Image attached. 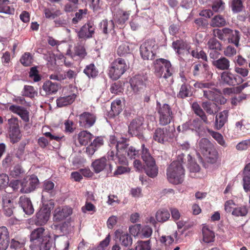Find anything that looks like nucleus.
<instances>
[{"label":"nucleus","mask_w":250,"mask_h":250,"mask_svg":"<svg viewBox=\"0 0 250 250\" xmlns=\"http://www.w3.org/2000/svg\"><path fill=\"white\" fill-rule=\"evenodd\" d=\"M127 65L125 61L118 58L112 62L109 67L108 75L112 80L118 79L126 71Z\"/></svg>","instance_id":"obj_7"},{"label":"nucleus","mask_w":250,"mask_h":250,"mask_svg":"<svg viewBox=\"0 0 250 250\" xmlns=\"http://www.w3.org/2000/svg\"><path fill=\"white\" fill-rule=\"evenodd\" d=\"M43 134L46 137L49 138L51 140H55L59 142L62 140L64 136L62 134H57L55 133L53 130L49 132H45Z\"/></svg>","instance_id":"obj_55"},{"label":"nucleus","mask_w":250,"mask_h":250,"mask_svg":"<svg viewBox=\"0 0 250 250\" xmlns=\"http://www.w3.org/2000/svg\"><path fill=\"white\" fill-rule=\"evenodd\" d=\"M191 95V92L189 85L183 83L181 86L178 96L181 98H185Z\"/></svg>","instance_id":"obj_48"},{"label":"nucleus","mask_w":250,"mask_h":250,"mask_svg":"<svg viewBox=\"0 0 250 250\" xmlns=\"http://www.w3.org/2000/svg\"><path fill=\"white\" fill-rule=\"evenodd\" d=\"M232 10L235 13L240 12L243 8V3L241 0H232L231 2Z\"/></svg>","instance_id":"obj_60"},{"label":"nucleus","mask_w":250,"mask_h":250,"mask_svg":"<svg viewBox=\"0 0 250 250\" xmlns=\"http://www.w3.org/2000/svg\"><path fill=\"white\" fill-rule=\"evenodd\" d=\"M152 233V229L148 225L141 226L140 238L141 239L147 238L150 237Z\"/></svg>","instance_id":"obj_50"},{"label":"nucleus","mask_w":250,"mask_h":250,"mask_svg":"<svg viewBox=\"0 0 250 250\" xmlns=\"http://www.w3.org/2000/svg\"><path fill=\"white\" fill-rule=\"evenodd\" d=\"M52 204L43 205L36 214L35 223L38 226L45 225L48 221L51 212Z\"/></svg>","instance_id":"obj_11"},{"label":"nucleus","mask_w":250,"mask_h":250,"mask_svg":"<svg viewBox=\"0 0 250 250\" xmlns=\"http://www.w3.org/2000/svg\"><path fill=\"white\" fill-rule=\"evenodd\" d=\"M9 3L8 0H0V13L5 14H11L13 11L9 6H7Z\"/></svg>","instance_id":"obj_54"},{"label":"nucleus","mask_w":250,"mask_h":250,"mask_svg":"<svg viewBox=\"0 0 250 250\" xmlns=\"http://www.w3.org/2000/svg\"><path fill=\"white\" fill-rule=\"evenodd\" d=\"M142 19L138 17H135L130 21V26L132 30H136L140 27Z\"/></svg>","instance_id":"obj_63"},{"label":"nucleus","mask_w":250,"mask_h":250,"mask_svg":"<svg viewBox=\"0 0 250 250\" xmlns=\"http://www.w3.org/2000/svg\"><path fill=\"white\" fill-rule=\"evenodd\" d=\"M8 136L11 143L13 144L17 143L21 140V134L17 124L10 127Z\"/></svg>","instance_id":"obj_27"},{"label":"nucleus","mask_w":250,"mask_h":250,"mask_svg":"<svg viewBox=\"0 0 250 250\" xmlns=\"http://www.w3.org/2000/svg\"><path fill=\"white\" fill-rule=\"evenodd\" d=\"M155 68L156 75L165 79L171 76L173 72L170 62L164 59L157 60Z\"/></svg>","instance_id":"obj_8"},{"label":"nucleus","mask_w":250,"mask_h":250,"mask_svg":"<svg viewBox=\"0 0 250 250\" xmlns=\"http://www.w3.org/2000/svg\"><path fill=\"white\" fill-rule=\"evenodd\" d=\"M207 45L210 50L220 51L222 49L221 43L214 38L209 40Z\"/></svg>","instance_id":"obj_46"},{"label":"nucleus","mask_w":250,"mask_h":250,"mask_svg":"<svg viewBox=\"0 0 250 250\" xmlns=\"http://www.w3.org/2000/svg\"><path fill=\"white\" fill-rule=\"evenodd\" d=\"M212 9L215 12H219L224 9V3L222 0H215L212 5Z\"/></svg>","instance_id":"obj_61"},{"label":"nucleus","mask_w":250,"mask_h":250,"mask_svg":"<svg viewBox=\"0 0 250 250\" xmlns=\"http://www.w3.org/2000/svg\"><path fill=\"white\" fill-rule=\"evenodd\" d=\"M94 30L95 27L93 24L88 23L83 26L78 32V36L80 38H89L92 37Z\"/></svg>","instance_id":"obj_24"},{"label":"nucleus","mask_w":250,"mask_h":250,"mask_svg":"<svg viewBox=\"0 0 250 250\" xmlns=\"http://www.w3.org/2000/svg\"><path fill=\"white\" fill-rule=\"evenodd\" d=\"M158 45L153 40H147L140 46V51L142 58L144 60H152L156 54Z\"/></svg>","instance_id":"obj_9"},{"label":"nucleus","mask_w":250,"mask_h":250,"mask_svg":"<svg viewBox=\"0 0 250 250\" xmlns=\"http://www.w3.org/2000/svg\"><path fill=\"white\" fill-rule=\"evenodd\" d=\"M213 144L207 139L202 138L198 142L199 151L203 154L211 148Z\"/></svg>","instance_id":"obj_35"},{"label":"nucleus","mask_w":250,"mask_h":250,"mask_svg":"<svg viewBox=\"0 0 250 250\" xmlns=\"http://www.w3.org/2000/svg\"><path fill=\"white\" fill-rule=\"evenodd\" d=\"M96 117L95 114L88 112H84L79 117L80 125L84 128H89L95 123Z\"/></svg>","instance_id":"obj_16"},{"label":"nucleus","mask_w":250,"mask_h":250,"mask_svg":"<svg viewBox=\"0 0 250 250\" xmlns=\"http://www.w3.org/2000/svg\"><path fill=\"white\" fill-rule=\"evenodd\" d=\"M228 111L224 110L216 115L215 121V128L220 129L228 121Z\"/></svg>","instance_id":"obj_25"},{"label":"nucleus","mask_w":250,"mask_h":250,"mask_svg":"<svg viewBox=\"0 0 250 250\" xmlns=\"http://www.w3.org/2000/svg\"><path fill=\"white\" fill-rule=\"evenodd\" d=\"M172 47L178 54L184 53H190V46L187 42L183 40H177L172 43Z\"/></svg>","instance_id":"obj_21"},{"label":"nucleus","mask_w":250,"mask_h":250,"mask_svg":"<svg viewBox=\"0 0 250 250\" xmlns=\"http://www.w3.org/2000/svg\"><path fill=\"white\" fill-rule=\"evenodd\" d=\"M170 217L169 212L166 209L158 210L156 213V219L158 222H165Z\"/></svg>","instance_id":"obj_47"},{"label":"nucleus","mask_w":250,"mask_h":250,"mask_svg":"<svg viewBox=\"0 0 250 250\" xmlns=\"http://www.w3.org/2000/svg\"><path fill=\"white\" fill-rule=\"evenodd\" d=\"M212 64L216 68L221 70H228L230 66L229 61L224 57L214 61Z\"/></svg>","instance_id":"obj_29"},{"label":"nucleus","mask_w":250,"mask_h":250,"mask_svg":"<svg viewBox=\"0 0 250 250\" xmlns=\"http://www.w3.org/2000/svg\"><path fill=\"white\" fill-rule=\"evenodd\" d=\"M202 106L206 112L210 115H213L218 111L216 104L214 103L204 102L202 103Z\"/></svg>","instance_id":"obj_42"},{"label":"nucleus","mask_w":250,"mask_h":250,"mask_svg":"<svg viewBox=\"0 0 250 250\" xmlns=\"http://www.w3.org/2000/svg\"><path fill=\"white\" fill-rule=\"evenodd\" d=\"M54 183L51 181H45L44 182L43 186L42 193L44 194L45 192L49 193L52 195L54 191Z\"/></svg>","instance_id":"obj_53"},{"label":"nucleus","mask_w":250,"mask_h":250,"mask_svg":"<svg viewBox=\"0 0 250 250\" xmlns=\"http://www.w3.org/2000/svg\"><path fill=\"white\" fill-rule=\"evenodd\" d=\"M196 88L203 89V96L209 101H213L216 96L220 94V91L215 87L212 82H197L193 84Z\"/></svg>","instance_id":"obj_4"},{"label":"nucleus","mask_w":250,"mask_h":250,"mask_svg":"<svg viewBox=\"0 0 250 250\" xmlns=\"http://www.w3.org/2000/svg\"><path fill=\"white\" fill-rule=\"evenodd\" d=\"M210 135L219 145L224 147L227 146L225 141L224 140L222 134L218 132L212 131L210 132Z\"/></svg>","instance_id":"obj_56"},{"label":"nucleus","mask_w":250,"mask_h":250,"mask_svg":"<svg viewBox=\"0 0 250 250\" xmlns=\"http://www.w3.org/2000/svg\"><path fill=\"white\" fill-rule=\"evenodd\" d=\"M244 122V120H241L235 123L233 129L234 135L235 136H237L240 134L241 131L245 127Z\"/></svg>","instance_id":"obj_58"},{"label":"nucleus","mask_w":250,"mask_h":250,"mask_svg":"<svg viewBox=\"0 0 250 250\" xmlns=\"http://www.w3.org/2000/svg\"><path fill=\"white\" fill-rule=\"evenodd\" d=\"M156 110L159 114V123L161 125H166L170 123L173 115L171 108L168 104H161L157 101Z\"/></svg>","instance_id":"obj_6"},{"label":"nucleus","mask_w":250,"mask_h":250,"mask_svg":"<svg viewBox=\"0 0 250 250\" xmlns=\"http://www.w3.org/2000/svg\"><path fill=\"white\" fill-rule=\"evenodd\" d=\"M141 228V224H135L129 227V231L134 237L140 238Z\"/></svg>","instance_id":"obj_62"},{"label":"nucleus","mask_w":250,"mask_h":250,"mask_svg":"<svg viewBox=\"0 0 250 250\" xmlns=\"http://www.w3.org/2000/svg\"><path fill=\"white\" fill-rule=\"evenodd\" d=\"M20 61L24 66H29L32 62V57L29 53H25L21 57Z\"/></svg>","instance_id":"obj_59"},{"label":"nucleus","mask_w":250,"mask_h":250,"mask_svg":"<svg viewBox=\"0 0 250 250\" xmlns=\"http://www.w3.org/2000/svg\"><path fill=\"white\" fill-rule=\"evenodd\" d=\"M190 125V130L195 131L199 136H201V132L202 129V124L198 119H194L193 121H189Z\"/></svg>","instance_id":"obj_39"},{"label":"nucleus","mask_w":250,"mask_h":250,"mask_svg":"<svg viewBox=\"0 0 250 250\" xmlns=\"http://www.w3.org/2000/svg\"><path fill=\"white\" fill-rule=\"evenodd\" d=\"M29 76L35 82H39L41 80V77L39 74V71L36 67L31 68Z\"/></svg>","instance_id":"obj_64"},{"label":"nucleus","mask_w":250,"mask_h":250,"mask_svg":"<svg viewBox=\"0 0 250 250\" xmlns=\"http://www.w3.org/2000/svg\"><path fill=\"white\" fill-rule=\"evenodd\" d=\"M108 166L111 167L105 156L95 160L91 164L94 171L96 173L104 171Z\"/></svg>","instance_id":"obj_20"},{"label":"nucleus","mask_w":250,"mask_h":250,"mask_svg":"<svg viewBox=\"0 0 250 250\" xmlns=\"http://www.w3.org/2000/svg\"><path fill=\"white\" fill-rule=\"evenodd\" d=\"M144 118L138 117L133 119L128 126V132L132 135H139L143 129Z\"/></svg>","instance_id":"obj_14"},{"label":"nucleus","mask_w":250,"mask_h":250,"mask_svg":"<svg viewBox=\"0 0 250 250\" xmlns=\"http://www.w3.org/2000/svg\"><path fill=\"white\" fill-rule=\"evenodd\" d=\"M145 79L141 76H135L131 79L130 85L133 92L138 94L141 92L145 87Z\"/></svg>","instance_id":"obj_17"},{"label":"nucleus","mask_w":250,"mask_h":250,"mask_svg":"<svg viewBox=\"0 0 250 250\" xmlns=\"http://www.w3.org/2000/svg\"><path fill=\"white\" fill-rule=\"evenodd\" d=\"M125 138L118 139L115 136H111L109 139L111 150L107 153L108 161L113 160L115 163L127 165V156L130 159L139 157V151L132 146H128Z\"/></svg>","instance_id":"obj_1"},{"label":"nucleus","mask_w":250,"mask_h":250,"mask_svg":"<svg viewBox=\"0 0 250 250\" xmlns=\"http://www.w3.org/2000/svg\"><path fill=\"white\" fill-rule=\"evenodd\" d=\"M59 87V86L57 83H53L48 81L43 83L42 89L46 94L50 95L55 93L58 91Z\"/></svg>","instance_id":"obj_31"},{"label":"nucleus","mask_w":250,"mask_h":250,"mask_svg":"<svg viewBox=\"0 0 250 250\" xmlns=\"http://www.w3.org/2000/svg\"><path fill=\"white\" fill-rule=\"evenodd\" d=\"M203 240L204 242L209 243L214 241V233L207 226H204L202 228Z\"/></svg>","instance_id":"obj_33"},{"label":"nucleus","mask_w":250,"mask_h":250,"mask_svg":"<svg viewBox=\"0 0 250 250\" xmlns=\"http://www.w3.org/2000/svg\"><path fill=\"white\" fill-rule=\"evenodd\" d=\"M192 108L194 112L199 116L202 120L206 124L208 123V118L203 110L197 102H194L192 104Z\"/></svg>","instance_id":"obj_36"},{"label":"nucleus","mask_w":250,"mask_h":250,"mask_svg":"<svg viewBox=\"0 0 250 250\" xmlns=\"http://www.w3.org/2000/svg\"><path fill=\"white\" fill-rule=\"evenodd\" d=\"M151 245L150 240L140 241L136 244L135 250H150Z\"/></svg>","instance_id":"obj_51"},{"label":"nucleus","mask_w":250,"mask_h":250,"mask_svg":"<svg viewBox=\"0 0 250 250\" xmlns=\"http://www.w3.org/2000/svg\"><path fill=\"white\" fill-rule=\"evenodd\" d=\"M130 15L129 11H124L120 10L118 11V14L115 17V19L120 24L124 23L129 18Z\"/></svg>","instance_id":"obj_45"},{"label":"nucleus","mask_w":250,"mask_h":250,"mask_svg":"<svg viewBox=\"0 0 250 250\" xmlns=\"http://www.w3.org/2000/svg\"><path fill=\"white\" fill-rule=\"evenodd\" d=\"M248 213V208L245 206L236 207L232 212V215L235 217H245Z\"/></svg>","instance_id":"obj_44"},{"label":"nucleus","mask_w":250,"mask_h":250,"mask_svg":"<svg viewBox=\"0 0 250 250\" xmlns=\"http://www.w3.org/2000/svg\"><path fill=\"white\" fill-rule=\"evenodd\" d=\"M76 95L74 93L60 97L57 100V106L62 107L71 104L75 100Z\"/></svg>","instance_id":"obj_28"},{"label":"nucleus","mask_w":250,"mask_h":250,"mask_svg":"<svg viewBox=\"0 0 250 250\" xmlns=\"http://www.w3.org/2000/svg\"><path fill=\"white\" fill-rule=\"evenodd\" d=\"M9 232L5 227H0V250H5L9 245Z\"/></svg>","instance_id":"obj_23"},{"label":"nucleus","mask_w":250,"mask_h":250,"mask_svg":"<svg viewBox=\"0 0 250 250\" xmlns=\"http://www.w3.org/2000/svg\"><path fill=\"white\" fill-rule=\"evenodd\" d=\"M92 138V135L87 131H81L78 134V139L82 146L86 145Z\"/></svg>","instance_id":"obj_34"},{"label":"nucleus","mask_w":250,"mask_h":250,"mask_svg":"<svg viewBox=\"0 0 250 250\" xmlns=\"http://www.w3.org/2000/svg\"><path fill=\"white\" fill-rule=\"evenodd\" d=\"M73 213V209L69 206L59 207L56 208L53 212V219L55 222H60Z\"/></svg>","instance_id":"obj_13"},{"label":"nucleus","mask_w":250,"mask_h":250,"mask_svg":"<svg viewBox=\"0 0 250 250\" xmlns=\"http://www.w3.org/2000/svg\"><path fill=\"white\" fill-rule=\"evenodd\" d=\"M227 39L229 42L234 44L236 47L239 46L240 34L238 30L230 29V33L228 35Z\"/></svg>","instance_id":"obj_32"},{"label":"nucleus","mask_w":250,"mask_h":250,"mask_svg":"<svg viewBox=\"0 0 250 250\" xmlns=\"http://www.w3.org/2000/svg\"><path fill=\"white\" fill-rule=\"evenodd\" d=\"M220 81L223 83L234 85L242 82V80L238 76H235L229 71H224L220 75Z\"/></svg>","instance_id":"obj_15"},{"label":"nucleus","mask_w":250,"mask_h":250,"mask_svg":"<svg viewBox=\"0 0 250 250\" xmlns=\"http://www.w3.org/2000/svg\"><path fill=\"white\" fill-rule=\"evenodd\" d=\"M30 240L32 250H50L53 244L48 231L42 227L32 231Z\"/></svg>","instance_id":"obj_2"},{"label":"nucleus","mask_w":250,"mask_h":250,"mask_svg":"<svg viewBox=\"0 0 250 250\" xmlns=\"http://www.w3.org/2000/svg\"><path fill=\"white\" fill-rule=\"evenodd\" d=\"M19 204L26 214L30 215L33 213L34 209L29 198L25 196H21L20 198Z\"/></svg>","instance_id":"obj_22"},{"label":"nucleus","mask_w":250,"mask_h":250,"mask_svg":"<svg viewBox=\"0 0 250 250\" xmlns=\"http://www.w3.org/2000/svg\"><path fill=\"white\" fill-rule=\"evenodd\" d=\"M205 157L208 159V161L210 163H214L216 162L217 157L218 153L214 146L211 147V149H209L204 154H203Z\"/></svg>","instance_id":"obj_41"},{"label":"nucleus","mask_w":250,"mask_h":250,"mask_svg":"<svg viewBox=\"0 0 250 250\" xmlns=\"http://www.w3.org/2000/svg\"><path fill=\"white\" fill-rule=\"evenodd\" d=\"M100 27L104 34H107L114 29V23L112 20H104L100 23Z\"/></svg>","instance_id":"obj_37"},{"label":"nucleus","mask_w":250,"mask_h":250,"mask_svg":"<svg viewBox=\"0 0 250 250\" xmlns=\"http://www.w3.org/2000/svg\"><path fill=\"white\" fill-rule=\"evenodd\" d=\"M227 21L223 16L217 15L214 16L210 22V25L212 27H221L226 25Z\"/></svg>","instance_id":"obj_40"},{"label":"nucleus","mask_w":250,"mask_h":250,"mask_svg":"<svg viewBox=\"0 0 250 250\" xmlns=\"http://www.w3.org/2000/svg\"><path fill=\"white\" fill-rule=\"evenodd\" d=\"M9 110L18 115L25 122L29 121V112L24 107L17 106L16 105H12L9 107Z\"/></svg>","instance_id":"obj_26"},{"label":"nucleus","mask_w":250,"mask_h":250,"mask_svg":"<svg viewBox=\"0 0 250 250\" xmlns=\"http://www.w3.org/2000/svg\"><path fill=\"white\" fill-rule=\"evenodd\" d=\"M83 72L88 78H92L96 77L98 74L97 69L93 63L87 65L83 70Z\"/></svg>","instance_id":"obj_43"},{"label":"nucleus","mask_w":250,"mask_h":250,"mask_svg":"<svg viewBox=\"0 0 250 250\" xmlns=\"http://www.w3.org/2000/svg\"><path fill=\"white\" fill-rule=\"evenodd\" d=\"M37 92L33 87L31 85H25L24 87L23 95L25 96L30 98H33L37 95Z\"/></svg>","instance_id":"obj_52"},{"label":"nucleus","mask_w":250,"mask_h":250,"mask_svg":"<svg viewBox=\"0 0 250 250\" xmlns=\"http://www.w3.org/2000/svg\"><path fill=\"white\" fill-rule=\"evenodd\" d=\"M142 157L146 164L145 171L146 174L150 177L154 178L157 175L158 168L155 165L154 159L151 156L148 150L145 148L144 145H142Z\"/></svg>","instance_id":"obj_5"},{"label":"nucleus","mask_w":250,"mask_h":250,"mask_svg":"<svg viewBox=\"0 0 250 250\" xmlns=\"http://www.w3.org/2000/svg\"><path fill=\"white\" fill-rule=\"evenodd\" d=\"M183 155L179 156L178 160L172 162L167 169V180L171 184H181L184 179L185 170L182 166Z\"/></svg>","instance_id":"obj_3"},{"label":"nucleus","mask_w":250,"mask_h":250,"mask_svg":"<svg viewBox=\"0 0 250 250\" xmlns=\"http://www.w3.org/2000/svg\"><path fill=\"white\" fill-rule=\"evenodd\" d=\"M66 54L70 55L75 61H80L85 57L86 53L83 46L78 43L75 45L72 52L70 50H68Z\"/></svg>","instance_id":"obj_18"},{"label":"nucleus","mask_w":250,"mask_h":250,"mask_svg":"<svg viewBox=\"0 0 250 250\" xmlns=\"http://www.w3.org/2000/svg\"><path fill=\"white\" fill-rule=\"evenodd\" d=\"M229 33H230V28H224L222 29H215L213 31V35L223 41L226 40Z\"/></svg>","instance_id":"obj_38"},{"label":"nucleus","mask_w":250,"mask_h":250,"mask_svg":"<svg viewBox=\"0 0 250 250\" xmlns=\"http://www.w3.org/2000/svg\"><path fill=\"white\" fill-rule=\"evenodd\" d=\"M122 110V102L118 99L114 101L111 104V110L109 112L108 116L114 117L119 115Z\"/></svg>","instance_id":"obj_30"},{"label":"nucleus","mask_w":250,"mask_h":250,"mask_svg":"<svg viewBox=\"0 0 250 250\" xmlns=\"http://www.w3.org/2000/svg\"><path fill=\"white\" fill-rule=\"evenodd\" d=\"M130 52V49L128 42H123L117 49V53L119 56H123Z\"/></svg>","instance_id":"obj_57"},{"label":"nucleus","mask_w":250,"mask_h":250,"mask_svg":"<svg viewBox=\"0 0 250 250\" xmlns=\"http://www.w3.org/2000/svg\"><path fill=\"white\" fill-rule=\"evenodd\" d=\"M115 235L116 238L119 239V242L122 246L127 247L132 245V238L127 232L118 229L115 232Z\"/></svg>","instance_id":"obj_19"},{"label":"nucleus","mask_w":250,"mask_h":250,"mask_svg":"<svg viewBox=\"0 0 250 250\" xmlns=\"http://www.w3.org/2000/svg\"><path fill=\"white\" fill-rule=\"evenodd\" d=\"M38 177L34 175L27 176L21 180L20 191L27 193L35 190L39 185Z\"/></svg>","instance_id":"obj_12"},{"label":"nucleus","mask_w":250,"mask_h":250,"mask_svg":"<svg viewBox=\"0 0 250 250\" xmlns=\"http://www.w3.org/2000/svg\"><path fill=\"white\" fill-rule=\"evenodd\" d=\"M169 128L166 127L157 128L153 133V139L161 144L169 141L173 137L174 134Z\"/></svg>","instance_id":"obj_10"},{"label":"nucleus","mask_w":250,"mask_h":250,"mask_svg":"<svg viewBox=\"0 0 250 250\" xmlns=\"http://www.w3.org/2000/svg\"><path fill=\"white\" fill-rule=\"evenodd\" d=\"M44 14L47 19H54L61 15V12L59 10H54L53 9L45 8L44 9Z\"/></svg>","instance_id":"obj_49"}]
</instances>
